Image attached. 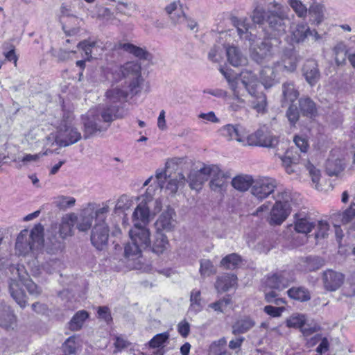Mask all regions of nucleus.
Segmentation results:
<instances>
[{"label":"nucleus","mask_w":355,"mask_h":355,"mask_svg":"<svg viewBox=\"0 0 355 355\" xmlns=\"http://www.w3.org/2000/svg\"><path fill=\"white\" fill-rule=\"evenodd\" d=\"M226 343L227 340L225 338H220L211 344L209 350L211 353H214L216 355H222L221 349L225 347Z\"/></svg>","instance_id":"338daca9"},{"label":"nucleus","mask_w":355,"mask_h":355,"mask_svg":"<svg viewBox=\"0 0 355 355\" xmlns=\"http://www.w3.org/2000/svg\"><path fill=\"white\" fill-rule=\"evenodd\" d=\"M81 134L69 120L63 121L58 128L55 141L60 146H68L77 143Z\"/></svg>","instance_id":"f8f14e48"},{"label":"nucleus","mask_w":355,"mask_h":355,"mask_svg":"<svg viewBox=\"0 0 355 355\" xmlns=\"http://www.w3.org/2000/svg\"><path fill=\"white\" fill-rule=\"evenodd\" d=\"M237 277L234 274H225L218 277L216 283V288L218 292H224L234 286Z\"/></svg>","instance_id":"e433bc0d"},{"label":"nucleus","mask_w":355,"mask_h":355,"mask_svg":"<svg viewBox=\"0 0 355 355\" xmlns=\"http://www.w3.org/2000/svg\"><path fill=\"white\" fill-rule=\"evenodd\" d=\"M96 43L94 42L83 41L78 43V47L81 49L85 53L86 59L92 58V54Z\"/></svg>","instance_id":"69168bd1"},{"label":"nucleus","mask_w":355,"mask_h":355,"mask_svg":"<svg viewBox=\"0 0 355 355\" xmlns=\"http://www.w3.org/2000/svg\"><path fill=\"white\" fill-rule=\"evenodd\" d=\"M16 324V317L4 302H0V327L6 329H13Z\"/></svg>","instance_id":"2f4dec72"},{"label":"nucleus","mask_w":355,"mask_h":355,"mask_svg":"<svg viewBox=\"0 0 355 355\" xmlns=\"http://www.w3.org/2000/svg\"><path fill=\"white\" fill-rule=\"evenodd\" d=\"M190 301V311L197 313L202 310V305L201 303L200 291L199 290L193 289L191 291Z\"/></svg>","instance_id":"8fccbe9b"},{"label":"nucleus","mask_w":355,"mask_h":355,"mask_svg":"<svg viewBox=\"0 0 355 355\" xmlns=\"http://www.w3.org/2000/svg\"><path fill=\"white\" fill-rule=\"evenodd\" d=\"M175 214L173 209H167L158 218L155 222L157 232H162L164 230L171 231L175 227V221L173 219Z\"/></svg>","instance_id":"c756f323"},{"label":"nucleus","mask_w":355,"mask_h":355,"mask_svg":"<svg viewBox=\"0 0 355 355\" xmlns=\"http://www.w3.org/2000/svg\"><path fill=\"white\" fill-rule=\"evenodd\" d=\"M10 270L12 275L9 282L10 295L21 307H25L26 295L21 286H24L31 295L36 296L40 294L41 289L29 278L27 270L23 265L11 266Z\"/></svg>","instance_id":"20e7f679"},{"label":"nucleus","mask_w":355,"mask_h":355,"mask_svg":"<svg viewBox=\"0 0 355 355\" xmlns=\"http://www.w3.org/2000/svg\"><path fill=\"white\" fill-rule=\"evenodd\" d=\"M337 150H333L326 163V171L329 176H337L345 168L344 159L337 156Z\"/></svg>","instance_id":"cd10ccee"},{"label":"nucleus","mask_w":355,"mask_h":355,"mask_svg":"<svg viewBox=\"0 0 355 355\" xmlns=\"http://www.w3.org/2000/svg\"><path fill=\"white\" fill-rule=\"evenodd\" d=\"M305 168L306 171L309 172V174L311 178L312 183L313 184H314L315 188L319 190V181L321 177L320 171L316 168V167L314 166L310 162L306 163V164L305 165Z\"/></svg>","instance_id":"5fc2aeb1"},{"label":"nucleus","mask_w":355,"mask_h":355,"mask_svg":"<svg viewBox=\"0 0 355 355\" xmlns=\"http://www.w3.org/2000/svg\"><path fill=\"white\" fill-rule=\"evenodd\" d=\"M231 302V297L230 295L224 297L223 299L211 303L209 305V307L213 309L215 311L222 313Z\"/></svg>","instance_id":"e2e57ef3"},{"label":"nucleus","mask_w":355,"mask_h":355,"mask_svg":"<svg viewBox=\"0 0 355 355\" xmlns=\"http://www.w3.org/2000/svg\"><path fill=\"white\" fill-rule=\"evenodd\" d=\"M291 194L285 189L277 190L275 203L270 212L268 222L270 225H281L291 212Z\"/></svg>","instance_id":"9b49d317"},{"label":"nucleus","mask_w":355,"mask_h":355,"mask_svg":"<svg viewBox=\"0 0 355 355\" xmlns=\"http://www.w3.org/2000/svg\"><path fill=\"white\" fill-rule=\"evenodd\" d=\"M302 71L306 81L311 86H314L320 78V72L317 62L314 60H306L303 65Z\"/></svg>","instance_id":"7c9ffc66"},{"label":"nucleus","mask_w":355,"mask_h":355,"mask_svg":"<svg viewBox=\"0 0 355 355\" xmlns=\"http://www.w3.org/2000/svg\"><path fill=\"white\" fill-rule=\"evenodd\" d=\"M112 340L114 347V354L128 348L131 345V343L129 342L127 338L123 335H114L113 336Z\"/></svg>","instance_id":"3c124183"},{"label":"nucleus","mask_w":355,"mask_h":355,"mask_svg":"<svg viewBox=\"0 0 355 355\" xmlns=\"http://www.w3.org/2000/svg\"><path fill=\"white\" fill-rule=\"evenodd\" d=\"M306 322V316L301 313H293L286 320V325L288 327L302 328Z\"/></svg>","instance_id":"864d4df0"},{"label":"nucleus","mask_w":355,"mask_h":355,"mask_svg":"<svg viewBox=\"0 0 355 355\" xmlns=\"http://www.w3.org/2000/svg\"><path fill=\"white\" fill-rule=\"evenodd\" d=\"M144 200V198L139 200V203L133 212L132 220L134 225L138 223V225L146 226L150 222V210L153 204L150 203V202H146Z\"/></svg>","instance_id":"aec40b11"},{"label":"nucleus","mask_w":355,"mask_h":355,"mask_svg":"<svg viewBox=\"0 0 355 355\" xmlns=\"http://www.w3.org/2000/svg\"><path fill=\"white\" fill-rule=\"evenodd\" d=\"M169 333L164 332L155 335L149 342L148 346L150 348L161 349L164 351V347L166 346L169 339Z\"/></svg>","instance_id":"c03bdc74"},{"label":"nucleus","mask_w":355,"mask_h":355,"mask_svg":"<svg viewBox=\"0 0 355 355\" xmlns=\"http://www.w3.org/2000/svg\"><path fill=\"white\" fill-rule=\"evenodd\" d=\"M309 13L311 16V21L313 24H319L323 18L322 8L319 4L313 5L309 8Z\"/></svg>","instance_id":"13d9d810"},{"label":"nucleus","mask_w":355,"mask_h":355,"mask_svg":"<svg viewBox=\"0 0 355 355\" xmlns=\"http://www.w3.org/2000/svg\"><path fill=\"white\" fill-rule=\"evenodd\" d=\"M276 187L275 180L268 177H261L254 180L251 193L258 200H262L272 193Z\"/></svg>","instance_id":"2eb2a0df"},{"label":"nucleus","mask_w":355,"mask_h":355,"mask_svg":"<svg viewBox=\"0 0 355 355\" xmlns=\"http://www.w3.org/2000/svg\"><path fill=\"white\" fill-rule=\"evenodd\" d=\"M227 37H230L229 31H224L219 33L217 44L210 49L208 53V59L212 62H220L223 60V43H227Z\"/></svg>","instance_id":"bb28decb"},{"label":"nucleus","mask_w":355,"mask_h":355,"mask_svg":"<svg viewBox=\"0 0 355 355\" xmlns=\"http://www.w3.org/2000/svg\"><path fill=\"white\" fill-rule=\"evenodd\" d=\"M44 244V227L41 224L35 225L31 230L24 229L18 234L15 242V251L19 256L25 258L28 264L37 257Z\"/></svg>","instance_id":"7ed1b4c3"},{"label":"nucleus","mask_w":355,"mask_h":355,"mask_svg":"<svg viewBox=\"0 0 355 355\" xmlns=\"http://www.w3.org/2000/svg\"><path fill=\"white\" fill-rule=\"evenodd\" d=\"M164 10L174 25H181L184 21L186 13L181 0H175L167 4Z\"/></svg>","instance_id":"4be33fe9"},{"label":"nucleus","mask_w":355,"mask_h":355,"mask_svg":"<svg viewBox=\"0 0 355 355\" xmlns=\"http://www.w3.org/2000/svg\"><path fill=\"white\" fill-rule=\"evenodd\" d=\"M109 237V228L105 220L95 223L91 235V241L98 250H102L107 245Z\"/></svg>","instance_id":"f3484780"},{"label":"nucleus","mask_w":355,"mask_h":355,"mask_svg":"<svg viewBox=\"0 0 355 355\" xmlns=\"http://www.w3.org/2000/svg\"><path fill=\"white\" fill-rule=\"evenodd\" d=\"M282 104L283 105L293 103L299 96V92L295 89L294 83L286 82L282 85Z\"/></svg>","instance_id":"f704fd0d"},{"label":"nucleus","mask_w":355,"mask_h":355,"mask_svg":"<svg viewBox=\"0 0 355 355\" xmlns=\"http://www.w3.org/2000/svg\"><path fill=\"white\" fill-rule=\"evenodd\" d=\"M288 8H284L279 3H275V10L266 11L263 8L257 7L252 12L251 19L243 17L232 18V23L236 28L241 40L248 42L251 58L257 63L262 64L270 61L275 53V45L271 42L272 37L266 35L263 40L258 42L255 31L256 24L262 25L266 21L268 24L269 35L274 36V41L279 43L276 38L284 35L287 28L288 20Z\"/></svg>","instance_id":"f03ea898"},{"label":"nucleus","mask_w":355,"mask_h":355,"mask_svg":"<svg viewBox=\"0 0 355 355\" xmlns=\"http://www.w3.org/2000/svg\"><path fill=\"white\" fill-rule=\"evenodd\" d=\"M254 179L249 175H239L235 176L231 182L232 186L241 192L246 191L250 187L252 188Z\"/></svg>","instance_id":"72a5a7b5"},{"label":"nucleus","mask_w":355,"mask_h":355,"mask_svg":"<svg viewBox=\"0 0 355 355\" xmlns=\"http://www.w3.org/2000/svg\"><path fill=\"white\" fill-rule=\"evenodd\" d=\"M200 272L202 276H209L215 273L216 270L214 265L209 260L205 259L200 261Z\"/></svg>","instance_id":"0e129e2a"},{"label":"nucleus","mask_w":355,"mask_h":355,"mask_svg":"<svg viewBox=\"0 0 355 355\" xmlns=\"http://www.w3.org/2000/svg\"><path fill=\"white\" fill-rule=\"evenodd\" d=\"M129 236L130 242L125 246V257L129 261L133 262L129 263L130 267L139 269L141 252L150 247V233L146 226L136 223L130 230Z\"/></svg>","instance_id":"39448f33"},{"label":"nucleus","mask_w":355,"mask_h":355,"mask_svg":"<svg viewBox=\"0 0 355 355\" xmlns=\"http://www.w3.org/2000/svg\"><path fill=\"white\" fill-rule=\"evenodd\" d=\"M47 154V151L34 155L26 154L23 157H18L14 159L13 162L17 163V168H20L24 166H27L31 163H35L38 162L41 157Z\"/></svg>","instance_id":"79ce46f5"},{"label":"nucleus","mask_w":355,"mask_h":355,"mask_svg":"<svg viewBox=\"0 0 355 355\" xmlns=\"http://www.w3.org/2000/svg\"><path fill=\"white\" fill-rule=\"evenodd\" d=\"M282 164L288 174H292L295 172V167L296 162L298 159V155H293L292 150H288L285 155L280 157Z\"/></svg>","instance_id":"37998d69"},{"label":"nucleus","mask_w":355,"mask_h":355,"mask_svg":"<svg viewBox=\"0 0 355 355\" xmlns=\"http://www.w3.org/2000/svg\"><path fill=\"white\" fill-rule=\"evenodd\" d=\"M255 324L254 321L250 317H244L238 320L232 326L234 334H244L251 329Z\"/></svg>","instance_id":"a19ab883"},{"label":"nucleus","mask_w":355,"mask_h":355,"mask_svg":"<svg viewBox=\"0 0 355 355\" xmlns=\"http://www.w3.org/2000/svg\"><path fill=\"white\" fill-rule=\"evenodd\" d=\"M335 55V61L338 65L345 63L347 54V46L343 42L338 43L333 49Z\"/></svg>","instance_id":"09e8293b"},{"label":"nucleus","mask_w":355,"mask_h":355,"mask_svg":"<svg viewBox=\"0 0 355 355\" xmlns=\"http://www.w3.org/2000/svg\"><path fill=\"white\" fill-rule=\"evenodd\" d=\"M240 80L245 90L252 97L254 98L252 108L258 113H264L266 111V96L262 92H259L260 88L258 78L254 72L250 69H243L240 73Z\"/></svg>","instance_id":"6e6552de"},{"label":"nucleus","mask_w":355,"mask_h":355,"mask_svg":"<svg viewBox=\"0 0 355 355\" xmlns=\"http://www.w3.org/2000/svg\"><path fill=\"white\" fill-rule=\"evenodd\" d=\"M241 262V257L236 254H231L224 257L220 265L227 269L235 268Z\"/></svg>","instance_id":"6e6d98bb"},{"label":"nucleus","mask_w":355,"mask_h":355,"mask_svg":"<svg viewBox=\"0 0 355 355\" xmlns=\"http://www.w3.org/2000/svg\"><path fill=\"white\" fill-rule=\"evenodd\" d=\"M209 178H210V189L216 192H222L225 191L227 186V178L230 175L227 173L223 171L218 165H209Z\"/></svg>","instance_id":"dca6fc26"},{"label":"nucleus","mask_w":355,"mask_h":355,"mask_svg":"<svg viewBox=\"0 0 355 355\" xmlns=\"http://www.w3.org/2000/svg\"><path fill=\"white\" fill-rule=\"evenodd\" d=\"M294 280L292 275L286 271L268 275L264 281L266 287L272 289L283 290Z\"/></svg>","instance_id":"6ab92c4d"},{"label":"nucleus","mask_w":355,"mask_h":355,"mask_svg":"<svg viewBox=\"0 0 355 355\" xmlns=\"http://www.w3.org/2000/svg\"><path fill=\"white\" fill-rule=\"evenodd\" d=\"M264 312L272 318L280 317L285 311L284 306L275 307L271 305L266 306L263 309Z\"/></svg>","instance_id":"774afa93"},{"label":"nucleus","mask_w":355,"mask_h":355,"mask_svg":"<svg viewBox=\"0 0 355 355\" xmlns=\"http://www.w3.org/2000/svg\"><path fill=\"white\" fill-rule=\"evenodd\" d=\"M82 347V340L79 336L69 337L64 343L63 348L64 352L70 354H75Z\"/></svg>","instance_id":"49530a36"},{"label":"nucleus","mask_w":355,"mask_h":355,"mask_svg":"<svg viewBox=\"0 0 355 355\" xmlns=\"http://www.w3.org/2000/svg\"><path fill=\"white\" fill-rule=\"evenodd\" d=\"M315 237L318 240L319 239L324 238L329 229V225L327 222L320 220L315 221Z\"/></svg>","instance_id":"bf43d9fd"},{"label":"nucleus","mask_w":355,"mask_h":355,"mask_svg":"<svg viewBox=\"0 0 355 355\" xmlns=\"http://www.w3.org/2000/svg\"><path fill=\"white\" fill-rule=\"evenodd\" d=\"M299 58L293 49H285L281 55V60L275 63L281 72H294L297 67Z\"/></svg>","instance_id":"a211bd4d"},{"label":"nucleus","mask_w":355,"mask_h":355,"mask_svg":"<svg viewBox=\"0 0 355 355\" xmlns=\"http://www.w3.org/2000/svg\"><path fill=\"white\" fill-rule=\"evenodd\" d=\"M121 47L123 51L140 60H148L151 58V55L145 49L137 46L132 44L124 43L121 45Z\"/></svg>","instance_id":"58836bf2"},{"label":"nucleus","mask_w":355,"mask_h":355,"mask_svg":"<svg viewBox=\"0 0 355 355\" xmlns=\"http://www.w3.org/2000/svg\"><path fill=\"white\" fill-rule=\"evenodd\" d=\"M177 165V159H168L166 162L164 168H157L156 170L155 178L153 176H150L144 183V186L148 185V187L145 194L141 196L139 200L144 198L145 201L150 202V203L153 204L155 207L154 214L159 211L162 207V202L160 199L158 198L153 201L154 196L159 194L164 188L166 189V186L164 187V184L167 177L168 178V173H169V170L175 169V166ZM165 191L170 194L166 190Z\"/></svg>","instance_id":"423d86ee"},{"label":"nucleus","mask_w":355,"mask_h":355,"mask_svg":"<svg viewBox=\"0 0 355 355\" xmlns=\"http://www.w3.org/2000/svg\"><path fill=\"white\" fill-rule=\"evenodd\" d=\"M309 26L304 22L293 23L286 40L290 44L303 42L309 36Z\"/></svg>","instance_id":"b1692460"},{"label":"nucleus","mask_w":355,"mask_h":355,"mask_svg":"<svg viewBox=\"0 0 355 355\" xmlns=\"http://www.w3.org/2000/svg\"><path fill=\"white\" fill-rule=\"evenodd\" d=\"M76 199L71 196H59L54 198L53 204L60 209H66L74 206Z\"/></svg>","instance_id":"603ef678"},{"label":"nucleus","mask_w":355,"mask_h":355,"mask_svg":"<svg viewBox=\"0 0 355 355\" xmlns=\"http://www.w3.org/2000/svg\"><path fill=\"white\" fill-rule=\"evenodd\" d=\"M77 220L78 216L73 213L66 214L62 218L59 233L62 239L71 236L73 227Z\"/></svg>","instance_id":"473e14b6"},{"label":"nucleus","mask_w":355,"mask_h":355,"mask_svg":"<svg viewBox=\"0 0 355 355\" xmlns=\"http://www.w3.org/2000/svg\"><path fill=\"white\" fill-rule=\"evenodd\" d=\"M89 317L86 311H78L69 322V327L71 330H79L83 325L85 320Z\"/></svg>","instance_id":"de8ad7c7"},{"label":"nucleus","mask_w":355,"mask_h":355,"mask_svg":"<svg viewBox=\"0 0 355 355\" xmlns=\"http://www.w3.org/2000/svg\"><path fill=\"white\" fill-rule=\"evenodd\" d=\"M279 71L274 63L272 67H265L260 71V81L266 89H268L279 82Z\"/></svg>","instance_id":"a878e982"},{"label":"nucleus","mask_w":355,"mask_h":355,"mask_svg":"<svg viewBox=\"0 0 355 355\" xmlns=\"http://www.w3.org/2000/svg\"><path fill=\"white\" fill-rule=\"evenodd\" d=\"M305 267L307 270H315L324 265V260L319 257H307L305 260Z\"/></svg>","instance_id":"052dcab7"},{"label":"nucleus","mask_w":355,"mask_h":355,"mask_svg":"<svg viewBox=\"0 0 355 355\" xmlns=\"http://www.w3.org/2000/svg\"><path fill=\"white\" fill-rule=\"evenodd\" d=\"M278 144V138L273 136L265 128L257 130L255 132L246 136L245 146H259L273 148Z\"/></svg>","instance_id":"4468645a"},{"label":"nucleus","mask_w":355,"mask_h":355,"mask_svg":"<svg viewBox=\"0 0 355 355\" xmlns=\"http://www.w3.org/2000/svg\"><path fill=\"white\" fill-rule=\"evenodd\" d=\"M220 72L226 79L228 86L232 92V96H228L225 101L229 105V109L233 112H238L245 107V101L242 98L243 96L242 91L245 88L241 84L240 80V73L236 76L232 74V70L220 67Z\"/></svg>","instance_id":"9d476101"},{"label":"nucleus","mask_w":355,"mask_h":355,"mask_svg":"<svg viewBox=\"0 0 355 355\" xmlns=\"http://www.w3.org/2000/svg\"><path fill=\"white\" fill-rule=\"evenodd\" d=\"M299 106L302 114L312 118L317 114L315 103L309 97H302L299 100Z\"/></svg>","instance_id":"ea45409f"},{"label":"nucleus","mask_w":355,"mask_h":355,"mask_svg":"<svg viewBox=\"0 0 355 355\" xmlns=\"http://www.w3.org/2000/svg\"><path fill=\"white\" fill-rule=\"evenodd\" d=\"M288 5L300 18H304L307 14V8L300 0H288Z\"/></svg>","instance_id":"4d7b16f0"},{"label":"nucleus","mask_w":355,"mask_h":355,"mask_svg":"<svg viewBox=\"0 0 355 355\" xmlns=\"http://www.w3.org/2000/svg\"><path fill=\"white\" fill-rule=\"evenodd\" d=\"M60 21L62 25V29L68 35H74L78 31L76 26L72 27L71 25H78L80 19L76 16L71 13L70 10L65 6H62Z\"/></svg>","instance_id":"393cba45"},{"label":"nucleus","mask_w":355,"mask_h":355,"mask_svg":"<svg viewBox=\"0 0 355 355\" xmlns=\"http://www.w3.org/2000/svg\"><path fill=\"white\" fill-rule=\"evenodd\" d=\"M37 258L28 261V269L34 277H40L43 272L49 275L60 272L64 268V263L60 259H50L40 266Z\"/></svg>","instance_id":"ddd939ff"},{"label":"nucleus","mask_w":355,"mask_h":355,"mask_svg":"<svg viewBox=\"0 0 355 355\" xmlns=\"http://www.w3.org/2000/svg\"><path fill=\"white\" fill-rule=\"evenodd\" d=\"M315 226V221L309 217H297L295 222V230L298 233L307 234Z\"/></svg>","instance_id":"4c0bfd02"},{"label":"nucleus","mask_w":355,"mask_h":355,"mask_svg":"<svg viewBox=\"0 0 355 355\" xmlns=\"http://www.w3.org/2000/svg\"><path fill=\"white\" fill-rule=\"evenodd\" d=\"M109 211L110 207L107 202H103L98 207L96 203H88L78 216V220L76 223L77 229L81 232L89 230L94 218L96 223L105 220Z\"/></svg>","instance_id":"1a4fd4ad"},{"label":"nucleus","mask_w":355,"mask_h":355,"mask_svg":"<svg viewBox=\"0 0 355 355\" xmlns=\"http://www.w3.org/2000/svg\"><path fill=\"white\" fill-rule=\"evenodd\" d=\"M230 37H227V43H223L225 48L227 59L229 63L233 67H237L244 66L248 63V58L241 50L234 45H230Z\"/></svg>","instance_id":"412c9836"},{"label":"nucleus","mask_w":355,"mask_h":355,"mask_svg":"<svg viewBox=\"0 0 355 355\" xmlns=\"http://www.w3.org/2000/svg\"><path fill=\"white\" fill-rule=\"evenodd\" d=\"M287 293L291 298L300 302L308 301L311 298L309 292L304 287H293L288 290Z\"/></svg>","instance_id":"a18cd8bd"},{"label":"nucleus","mask_w":355,"mask_h":355,"mask_svg":"<svg viewBox=\"0 0 355 355\" xmlns=\"http://www.w3.org/2000/svg\"><path fill=\"white\" fill-rule=\"evenodd\" d=\"M343 275L333 270H328L323 274L324 286L328 291H336L343 284Z\"/></svg>","instance_id":"c85d7f7f"},{"label":"nucleus","mask_w":355,"mask_h":355,"mask_svg":"<svg viewBox=\"0 0 355 355\" xmlns=\"http://www.w3.org/2000/svg\"><path fill=\"white\" fill-rule=\"evenodd\" d=\"M132 205V199L127 195L121 196L116 203L115 211L128 209Z\"/></svg>","instance_id":"680f3d73"},{"label":"nucleus","mask_w":355,"mask_h":355,"mask_svg":"<svg viewBox=\"0 0 355 355\" xmlns=\"http://www.w3.org/2000/svg\"><path fill=\"white\" fill-rule=\"evenodd\" d=\"M169 243L167 237L162 232H156L155 240L150 245L152 251L157 254H162L168 249Z\"/></svg>","instance_id":"c9c22d12"},{"label":"nucleus","mask_w":355,"mask_h":355,"mask_svg":"<svg viewBox=\"0 0 355 355\" xmlns=\"http://www.w3.org/2000/svg\"><path fill=\"white\" fill-rule=\"evenodd\" d=\"M221 135L230 140H236L245 146L246 132L240 125L227 124L220 129Z\"/></svg>","instance_id":"5701e85b"},{"label":"nucleus","mask_w":355,"mask_h":355,"mask_svg":"<svg viewBox=\"0 0 355 355\" xmlns=\"http://www.w3.org/2000/svg\"><path fill=\"white\" fill-rule=\"evenodd\" d=\"M107 78L116 83H121L116 86L113 85L107 91L106 105L91 108L81 116L85 139L98 132L106 131L112 121L123 117V114L119 113V106L112 104L120 103L128 96H133L139 94L144 82L141 64L137 62H128L123 66L114 67Z\"/></svg>","instance_id":"f257e3e1"},{"label":"nucleus","mask_w":355,"mask_h":355,"mask_svg":"<svg viewBox=\"0 0 355 355\" xmlns=\"http://www.w3.org/2000/svg\"><path fill=\"white\" fill-rule=\"evenodd\" d=\"M209 165H204L198 170H191L189 174L188 179L182 173L175 175H168V180L166 184V190L171 194L175 195L178 189H182L188 182L191 189L199 190L202 184L209 178Z\"/></svg>","instance_id":"0eeeda50"}]
</instances>
